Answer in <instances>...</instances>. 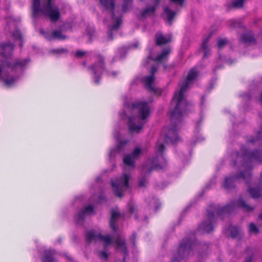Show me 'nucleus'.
<instances>
[{
	"label": "nucleus",
	"instance_id": "nucleus-1",
	"mask_svg": "<svg viewBox=\"0 0 262 262\" xmlns=\"http://www.w3.org/2000/svg\"><path fill=\"white\" fill-rule=\"evenodd\" d=\"M198 72L194 68H192L188 73L186 79L181 84L179 92L175 93L171 101L170 109V120L173 124L168 128L165 135V140L167 143H176L179 140L177 134V123L180 122L183 113L185 112L187 103L184 93L189 88L192 81L197 77Z\"/></svg>",
	"mask_w": 262,
	"mask_h": 262
},
{
	"label": "nucleus",
	"instance_id": "nucleus-2",
	"mask_svg": "<svg viewBox=\"0 0 262 262\" xmlns=\"http://www.w3.org/2000/svg\"><path fill=\"white\" fill-rule=\"evenodd\" d=\"M237 207L244 211L250 212L254 210V207L249 205L243 198L231 202L223 207L219 205H210L207 209V220L203 222L199 227L203 232L209 233L213 230V224L216 221V217L231 213Z\"/></svg>",
	"mask_w": 262,
	"mask_h": 262
},
{
	"label": "nucleus",
	"instance_id": "nucleus-3",
	"mask_svg": "<svg viewBox=\"0 0 262 262\" xmlns=\"http://www.w3.org/2000/svg\"><path fill=\"white\" fill-rule=\"evenodd\" d=\"M242 156L237 154L236 159L234 164H236L237 161L243 159L242 163L243 167H246L247 169L240 174L234 176L227 177L225 178L223 186L227 190H230L235 187V183L239 179H243L246 184L248 183L249 180L251 177L250 164L253 162H262L261 154L258 150H254L252 152H249L244 146L241 148Z\"/></svg>",
	"mask_w": 262,
	"mask_h": 262
},
{
	"label": "nucleus",
	"instance_id": "nucleus-4",
	"mask_svg": "<svg viewBox=\"0 0 262 262\" xmlns=\"http://www.w3.org/2000/svg\"><path fill=\"white\" fill-rule=\"evenodd\" d=\"M156 148L158 154L157 156L152 161H148L142 165V172L139 180L138 186L140 187H146L149 173L151 171L156 169H162L166 166V160L162 154V152L165 149L164 144L158 142Z\"/></svg>",
	"mask_w": 262,
	"mask_h": 262
},
{
	"label": "nucleus",
	"instance_id": "nucleus-5",
	"mask_svg": "<svg viewBox=\"0 0 262 262\" xmlns=\"http://www.w3.org/2000/svg\"><path fill=\"white\" fill-rule=\"evenodd\" d=\"M100 3L102 8L107 10H109L111 12L112 19L113 25L108 26V33L107 36V40H112L113 39V32L117 31L121 23L122 20L120 17H115L114 8H115V0H99ZM133 0H123L122 7V10L124 12L129 10L132 5Z\"/></svg>",
	"mask_w": 262,
	"mask_h": 262
},
{
	"label": "nucleus",
	"instance_id": "nucleus-6",
	"mask_svg": "<svg viewBox=\"0 0 262 262\" xmlns=\"http://www.w3.org/2000/svg\"><path fill=\"white\" fill-rule=\"evenodd\" d=\"M33 17L36 18L40 15L48 17L52 21H57L60 16L59 8L52 5V0H47L41 5L40 0H33Z\"/></svg>",
	"mask_w": 262,
	"mask_h": 262
},
{
	"label": "nucleus",
	"instance_id": "nucleus-7",
	"mask_svg": "<svg viewBox=\"0 0 262 262\" xmlns=\"http://www.w3.org/2000/svg\"><path fill=\"white\" fill-rule=\"evenodd\" d=\"M133 107L138 108V118L129 117L128 127L130 132L138 133L149 116V106L147 102L140 101L134 103Z\"/></svg>",
	"mask_w": 262,
	"mask_h": 262
},
{
	"label": "nucleus",
	"instance_id": "nucleus-8",
	"mask_svg": "<svg viewBox=\"0 0 262 262\" xmlns=\"http://www.w3.org/2000/svg\"><path fill=\"white\" fill-rule=\"evenodd\" d=\"M196 246L195 243L189 238L184 239L180 243L178 255L171 262H180L181 259H185L193 254V250Z\"/></svg>",
	"mask_w": 262,
	"mask_h": 262
},
{
	"label": "nucleus",
	"instance_id": "nucleus-9",
	"mask_svg": "<svg viewBox=\"0 0 262 262\" xmlns=\"http://www.w3.org/2000/svg\"><path fill=\"white\" fill-rule=\"evenodd\" d=\"M130 178L129 174L123 173L122 176L111 181L112 187L116 196L121 198L123 193L129 188L128 181Z\"/></svg>",
	"mask_w": 262,
	"mask_h": 262
},
{
	"label": "nucleus",
	"instance_id": "nucleus-10",
	"mask_svg": "<svg viewBox=\"0 0 262 262\" xmlns=\"http://www.w3.org/2000/svg\"><path fill=\"white\" fill-rule=\"evenodd\" d=\"M142 152V150L140 147H136L130 154L126 155L123 157V170L124 171L131 170L135 168V161L140 157Z\"/></svg>",
	"mask_w": 262,
	"mask_h": 262
},
{
	"label": "nucleus",
	"instance_id": "nucleus-11",
	"mask_svg": "<svg viewBox=\"0 0 262 262\" xmlns=\"http://www.w3.org/2000/svg\"><path fill=\"white\" fill-rule=\"evenodd\" d=\"M85 237L86 240L89 243L97 241H101L104 242L105 249L113 242V238L109 235L104 236L94 230L89 231L85 234Z\"/></svg>",
	"mask_w": 262,
	"mask_h": 262
},
{
	"label": "nucleus",
	"instance_id": "nucleus-12",
	"mask_svg": "<svg viewBox=\"0 0 262 262\" xmlns=\"http://www.w3.org/2000/svg\"><path fill=\"white\" fill-rule=\"evenodd\" d=\"M97 62L93 64L90 69L92 70V73L94 75V82L96 84L99 83V79H100V75L104 69V58L100 55L97 56Z\"/></svg>",
	"mask_w": 262,
	"mask_h": 262
},
{
	"label": "nucleus",
	"instance_id": "nucleus-13",
	"mask_svg": "<svg viewBox=\"0 0 262 262\" xmlns=\"http://www.w3.org/2000/svg\"><path fill=\"white\" fill-rule=\"evenodd\" d=\"M158 69V66L153 65L151 67V75L143 77L142 79L146 89L150 92L156 94L158 93L157 89L154 86L155 80V73Z\"/></svg>",
	"mask_w": 262,
	"mask_h": 262
},
{
	"label": "nucleus",
	"instance_id": "nucleus-14",
	"mask_svg": "<svg viewBox=\"0 0 262 262\" xmlns=\"http://www.w3.org/2000/svg\"><path fill=\"white\" fill-rule=\"evenodd\" d=\"M94 213V211L92 205L86 206L75 215V221L77 224L82 225L84 222V218L86 216L91 215Z\"/></svg>",
	"mask_w": 262,
	"mask_h": 262
},
{
	"label": "nucleus",
	"instance_id": "nucleus-15",
	"mask_svg": "<svg viewBox=\"0 0 262 262\" xmlns=\"http://www.w3.org/2000/svg\"><path fill=\"white\" fill-rule=\"evenodd\" d=\"M170 52L171 48L169 47H167L163 49L161 53L158 55L156 57L152 58V60L155 62L162 64L164 69L165 70L167 68L166 63L168 59Z\"/></svg>",
	"mask_w": 262,
	"mask_h": 262
},
{
	"label": "nucleus",
	"instance_id": "nucleus-16",
	"mask_svg": "<svg viewBox=\"0 0 262 262\" xmlns=\"http://www.w3.org/2000/svg\"><path fill=\"white\" fill-rule=\"evenodd\" d=\"M40 33L43 35L48 40H51L52 39H58L59 40H63L66 38V36L63 35L61 32L59 30L53 31L51 34L46 32L43 30H40Z\"/></svg>",
	"mask_w": 262,
	"mask_h": 262
},
{
	"label": "nucleus",
	"instance_id": "nucleus-17",
	"mask_svg": "<svg viewBox=\"0 0 262 262\" xmlns=\"http://www.w3.org/2000/svg\"><path fill=\"white\" fill-rule=\"evenodd\" d=\"M13 47V44L9 42L0 44V48L2 50L1 54L3 57L7 58L10 57L12 55Z\"/></svg>",
	"mask_w": 262,
	"mask_h": 262
},
{
	"label": "nucleus",
	"instance_id": "nucleus-18",
	"mask_svg": "<svg viewBox=\"0 0 262 262\" xmlns=\"http://www.w3.org/2000/svg\"><path fill=\"white\" fill-rule=\"evenodd\" d=\"M30 61L29 59H24L22 60L16 59L13 63H7V66L12 70H15L17 69H22L25 67Z\"/></svg>",
	"mask_w": 262,
	"mask_h": 262
},
{
	"label": "nucleus",
	"instance_id": "nucleus-19",
	"mask_svg": "<svg viewBox=\"0 0 262 262\" xmlns=\"http://www.w3.org/2000/svg\"><path fill=\"white\" fill-rule=\"evenodd\" d=\"M121 217V214L118 209H113L111 210V218L110 224V227L114 231H117L115 224Z\"/></svg>",
	"mask_w": 262,
	"mask_h": 262
},
{
	"label": "nucleus",
	"instance_id": "nucleus-20",
	"mask_svg": "<svg viewBox=\"0 0 262 262\" xmlns=\"http://www.w3.org/2000/svg\"><path fill=\"white\" fill-rule=\"evenodd\" d=\"M154 5L152 6H148L141 12V16L145 17L150 16L155 13V10L157 6L160 4V0H153Z\"/></svg>",
	"mask_w": 262,
	"mask_h": 262
},
{
	"label": "nucleus",
	"instance_id": "nucleus-21",
	"mask_svg": "<svg viewBox=\"0 0 262 262\" xmlns=\"http://www.w3.org/2000/svg\"><path fill=\"white\" fill-rule=\"evenodd\" d=\"M164 13L163 17L166 19L169 24L171 25L172 21L176 15V12L171 10L168 6L163 7Z\"/></svg>",
	"mask_w": 262,
	"mask_h": 262
},
{
	"label": "nucleus",
	"instance_id": "nucleus-22",
	"mask_svg": "<svg viewBox=\"0 0 262 262\" xmlns=\"http://www.w3.org/2000/svg\"><path fill=\"white\" fill-rule=\"evenodd\" d=\"M56 252L54 250H45L43 252V256L42 258V262H56L54 257Z\"/></svg>",
	"mask_w": 262,
	"mask_h": 262
},
{
	"label": "nucleus",
	"instance_id": "nucleus-23",
	"mask_svg": "<svg viewBox=\"0 0 262 262\" xmlns=\"http://www.w3.org/2000/svg\"><path fill=\"white\" fill-rule=\"evenodd\" d=\"M156 43L157 46H161L171 41V36H164L161 33L157 32L156 34Z\"/></svg>",
	"mask_w": 262,
	"mask_h": 262
},
{
	"label": "nucleus",
	"instance_id": "nucleus-24",
	"mask_svg": "<svg viewBox=\"0 0 262 262\" xmlns=\"http://www.w3.org/2000/svg\"><path fill=\"white\" fill-rule=\"evenodd\" d=\"M115 248L117 249H120L126 255L127 254V251L125 245V240L121 236L117 235L114 241Z\"/></svg>",
	"mask_w": 262,
	"mask_h": 262
},
{
	"label": "nucleus",
	"instance_id": "nucleus-25",
	"mask_svg": "<svg viewBox=\"0 0 262 262\" xmlns=\"http://www.w3.org/2000/svg\"><path fill=\"white\" fill-rule=\"evenodd\" d=\"M212 34L210 33L206 37H205L202 42V48L203 49L204 54L203 56V58H206L208 56L210 52V49L207 46V43L209 42L210 37Z\"/></svg>",
	"mask_w": 262,
	"mask_h": 262
},
{
	"label": "nucleus",
	"instance_id": "nucleus-26",
	"mask_svg": "<svg viewBox=\"0 0 262 262\" xmlns=\"http://www.w3.org/2000/svg\"><path fill=\"white\" fill-rule=\"evenodd\" d=\"M241 39L246 43H255L256 40L252 33H245L241 36Z\"/></svg>",
	"mask_w": 262,
	"mask_h": 262
},
{
	"label": "nucleus",
	"instance_id": "nucleus-27",
	"mask_svg": "<svg viewBox=\"0 0 262 262\" xmlns=\"http://www.w3.org/2000/svg\"><path fill=\"white\" fill-rule=\"evenodd\" d=\"M251 196L254 199H257L262 196V192L259 187H251L248 189Z\"/></svg>",
	"mask_w": 262,
	"mask_h": 262
},
{
	"label": "nucleus",
	"instance_id": "nucleus-28",
	"mask_svg": "<svg viewBox=\"0 0 262 262\" xmlns=\"http://www.w3.org/2000/svg\"><path fill=\"white\" fill-rule=\"evenodd\" d=\"M248 142L251 143H257L262 146V128L257 133L255 138H251Z\"/></svg>",
	"mask_w": 262,
	"mask_h": 262
},
{
	"label": "nucleus",
	"instance_id": "nucleus-29",
	"mask_svg": "<svg viewBox=\"0 0 262 262\" xmlns=\"http://www.w3.org/2000/svg\"><path fill=\"white\" fill-rule=\"evenodd\" d=\"M247 251L248 255L245 257L244 262H253L254 256L255 255V251L252 248H248Z\"/></svg>",
	"mask_w": 262,
	"mask_h": 262
},
{
	"label": "nucleus",
	"instance_id": "nucleus-30",
	"mask_svg": "<svg viewBox=\"0 0 262 262\" xmlns=\"http://www.w3.org/2000/svg\"><path fill=\"white\" fill-rule=\"evenodd\" d=\"M230 231L231 235L233 237H236L238 236L239 233V229L236 226H230L229 228Z\"/></svg>",
	"mask_w": 262,
	"mask_h": 262
},
{
	"label": "nucleus",
	"instance_id": "nucleus-31",
	"mask_svg": "<svg viewBox=\"0 0 262 262\" xmlns=\"http://www.w3.org/2000/svg\"><path fill=\"white\" fill-rule=\"evenodd\" d=\"M249 230L250 233L257 234L259 232V229L257 226L253 223L249 224Z\"/></svg>",
	"mask_w": 262,
	"mask_h": 262
},
{
	"label": "nucleus",
	"instance_id": "nucleus-32",
	"mask_svg": "<svg viewBox=\"0 0 262 262\" xmlns=\"http://www.w3.org/2000/svg\"><path fill=\"white\" fill-rule=\"evenodd\" d=\"M228 40L226 38L219 39L217 42V46L219 49L223 48L227 43Z\"/></svg>",
	"mask_w": 262,
	"mask_h": 262
},
{
	"label": "nucleus",
	"instance_id": "nucleus-33",
	"mask_svg": "<svg viewBox=\"0 0 262 262\" xmlns=\"http://www.w3.org/2000/svg\"><path fill=\"white\" fill-rule=\"evenodd\" d=\"M244 0H234L232 2V6L234 8H239L243 7Z\"/></svg>",
	"mask_w": 262,
	"mask_h": 262
},
{
	"label": "nucleus",
	"instance_id": "nucleus-34",
	"mask_svg": "<svg viewBox=\"0 0 262 262\" xmlns=\"http://www.w3.org/2000/svg\"><path fill=\"white\" fill-rule=\"evenodd\" d=\"M149 205L151 207H154L156 211L160 207V204L158 203V201L155 199H153L150 201Z\"/></svg>",
	"mask_w": 262,
	"mask_h": 262
},
{
	"label": "nucleus",
	"instance_id": "nucleus-35",
	"mask_svg": "<svg viewBox=\"0 0 262 262\" xmlns=\"http://www.w3.org/2000/svg\"><path fill=\"white\" fill-rule=\"evenodd\" d=\"M128 208L130 213H133L136 210V206L133 201H130L128 204Z\"/></svg>",
	"mask_w": 262,
	"mask_h": 262
},
{
	"label": "nucleus",
	"instance_id": "nucleus-36",
	"mask_svg": "<svg viewBox=\"0 0 262 262\" xmlns=\"http://www.w3.org/2000/svg\"><path fill=\"white\" fill-rule=\"evenodd\" d=\"M67 52H68V50L66 49H63V48L59 49H54V50H52L51 51L52 53H53L56 54L66 53H67Z\"/></svg>",
	"mask_w": 262,
	"mask_h": 262
},
{
	"label": "nucleus",
	"instance_id": "nucleus-37",
	"mask_svg": "<svg viewBox=\"0 0 262 262\" xmlns=\"http://www.w3.org/2000/svg\"><path fill=\"white\" fill-rule=\"evenodd\" d=\"M16 81L15 78H12L11 79H4V82L7 86H11Z\"/></svg>",
	"mask_w": 262,
	"mask_h": 262
},
{
	"label": "nucleus",
	"instance_id": "nucleus-38",
	"mask_svg": "<svg viewBox=\"0 0 262 262\" xmlns=\"http://www.w3.org/2000/svg\"><path fill=\"white\" fill-rule=\"evenodd\" d=\"M185 0H170V2L176 4L182 8L184 4Z\"/></svg>",
	"mask_w": 262,
	"mask_h": 262
},
{
	"label": "nucleus",
	"instance_id": "nucleus-39",
	"mask_svg": "<svg viewBox=\"0 0 262 262\" xmlns=\"http://www.w3.org/2000/svg\"><path fill=\"white\" fill-rule=\"evenodd\" d=\"M12 36L16 39H19L21 38V34L20 32L16 30L12 33Z\"/></svg>",
	"mask_w": 262,
	"mask_h": 262
},
{
	"label": "nucleus",
	"instance_id": "nucleus-40",
	"mask_svg": "<svg viewBox=\"0 0 262 262\" xmlns=\"http://www.w3.org/2000/svg\"><path fill=\"white\" fill-rule=\"evenodd\" d=\"M127 142V141H120L117 144V149L120 151L122 147Z\"/></svg>",
	"mask_w": 262,
	"mask_h": 262
},
{
	"label": "nucleus",
	"instance_id": "nucleus-41",
	"mask_svg": "<svg viewBox=\"0 0 262 262\" xmlns=\"http://www.w3.org/2000/svg\"><path fill=\"white\" fill-rule=\"evenodd\" d=\"M98 255L100 258L104 259H107L108 257V254L104 251H100L98 253Z\"/></svg>",
	"mask_w": 262,
	"mask_h": 262
},
{
	"label": "nucleus",
	"instance_id": "nucleus-42",
	"mask_svg": "<svg viewBox=\"0 0 262 262\" xmlns=\"http://www.w3.org/2000/svg\"><path fill=\"white\" fill-rule=\"evenodd\" d=\"M86 54L85 52L82 51H77L75 53V56L77 58H81Z\"/></svg>",
	"mask_w": 262,
	"mask_h": 262
},
{
	"label": "nucleus",
	"instance_id": "nucleus-43",
	"mask_svg": "<svg viewBox=\"0 0 262 262\" xmlns=\"http://www.w3.org/2000/svg\"><path fill=\"white\" fill-rule=\"evenodd\" d=\"M131 241L132 242V243L134 245V246H135V243H136V233H133L132 236Z\"/></svg>",
	"mask_w": 262,
	"mask_h": 262
},
{
	"label": "nucleus",
	"instance_id": "nucleus-44",
	"mask_svg": "<svg viewBox=\"0 0 262 262\" xmlns=\"http://www.w3.org/2000/svg\"><path fill=\"white\" fill-rule=\"evenodd\" d=\"M116 150L115 149H112L110 152L109 156L110 157H112L114 156L115 152H116Z\"/></svg>",
	"mask_w": 262,
	"mask_h": 262
},
{
	"label": "nucleus",
	"instance_id": "nucleus-45",
	"mask_svg": "<svg viewBox=\"0 0 262 262\" xmlns=\"http://www.w3.org/2000/svg\"><path fill=\"white\" fill-rule=\"evenodd\" d=\"M7 23H8V26L12 25L14 28L16 27V23H15V22H14L13 21H12V22L10 21H8Z\"/></svg>",
	"mask_w": 262,
	"mask_h": 262
},
{
	"label": "nucleus",
	"instance_id": "nucleus-46",
	"mask_svg": "<svg viewBox=\"0 0 262 262\" xmlns=\"http://www.w3.org/2000/svg\"><path fill=\"white\" fill-rule=\"evenodd\" d=\"M109 75H112L113 76H115L117 74V72H114L112 73H108Z\"/></svg>",
	"mask_w": 262,
	"mask_h": 262
},
{
	"label": "nucleus",
	"instance_id": "nucleus-47",
	"mask_svg": "<svg viewBox=\"0 0 262 262\" xmlns=\"http://www.w3.org/2000/svg\"><path fill=\"white\" fill-rule=\"evenodd\" d=\"M114 137L116 138V140H119V136L118 135H116L115 133H114Z\"/></svg>",
	"mask_w": 262,
	"mask_h": 262
},
{
	"label": "nucleus",
	"instance_id": "nucleus-48",
	"mask_svg": "<svg viewBox=\"0 0 262 262\" xmlns=\"http://www.w3.org/2000/svg\"><path fill=\"white\" fill-rule=\"evenodd\" d=\"M259 219L262 221V212L259 214Z\"/></svg>",
	"mask_w": 262,
	"mask_h": 262
},
{
	"label": "nucleus",
	"instance_id": "nucleus-49",
	"mask_svg": "<svg viewBox=\"0 0 262 262\" xmlns=\"http://www.w3.org/2000/svg\"><path fill=\"white\" fill-rule=\"evenodd\" d=\"M122 262H126L125 260V256L123 257V260Z\"/></svg>",
	"mask_w": 262,
	"mask_h": 262
},
{
	"label": "nucleus",
	"instance_id": "nucleus-50",
	"mask_svg": "<svg viewBox=\"0 0 262 262\" xmlns=\"http://www.w3.org/2000/svg\"><path fill=\"white\" fill-rule=\"evenodd\" d=\"M134 46H135V47H136H136H137V45L135 44V45H134Z\"/></svg>",
	"mask_w": 262,
	"mask_h": 262
},
{
	"label": "nucleus",
	"instance_id": "nucleus-51",
	"mask_svg": "<svg viewBox=\"0 0 262 262\" xmlns=\"http://www.w3.org/2000/svg\"><path fill=\"white\" fill-rule=\"evenodd\" d=\"M150 58H151V57H150V56H149L148 57V59H147L148 60V59H150Z\"/></svg>",
	"mask_w": 262,
	"mask_h": 262
},
{
	"label": "nucleus",
	"instance_id": "nucleus-52",
	"mask_svg": "<svg viewBox=\"0 0 262 262\" xmlns=\"http://www.w3.org/2000/svg\"><path fill=\"white\" fill-rule=\"evenodd\" d=\"M261 102H262V93H261Z\"/></svg>",
	"mask_w": 262,
	"mask_h": 262
},
{
	"label": "nucleus",
	"instance_id": "nucleus-53",
	"mask_svg": "<svg viewBox=\"0 0 262 262\" xmlns=\"http://www.w3.org/2000/svg\"><path fill=\"white\" fill-rule=\"evenodd\" d=\"M99 179V178H97V180L98 181Z\"/></svg>",
	"mask_w": 262,
	"mask_h": 262
},
{
	"label": "nucleus",
	"instance_id": "nucleus-54",
	"mask_svg": "<svg viewBox=\"0 0 262 262\" xmlns=\"http://www.w3.org/2000/svg\"><path fill=\"white\" fill-rule=\"evenodd\" d=\"M261 178H262V173H261Z\"/></svg>",
	"mask_w": 262,
	"mask_h": 262
}]
</instances>
